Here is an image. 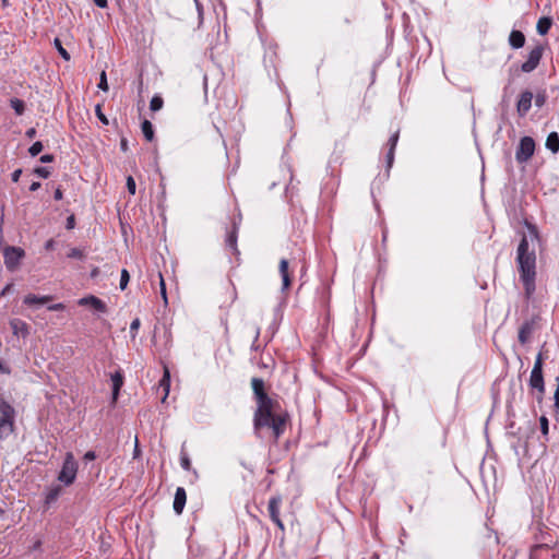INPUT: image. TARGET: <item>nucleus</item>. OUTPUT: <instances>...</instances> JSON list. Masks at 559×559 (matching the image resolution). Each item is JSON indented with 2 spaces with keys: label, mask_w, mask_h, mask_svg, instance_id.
<instances>
[{
  "label": "nucleus",
  "mask_w": 559,
  "mask_h": 559,
  "mask_svg": "<svg viewBox=\"0 0 559 559\" xmlns=\"http://www.w3.org/2000/svg\"><path fill=\"white\" fill-rule=\"evenodd\" d=\"M251 386L257 401L253 416L254 430L258 432L263 428L271 429L274 440H277L286 429L289 415L280 409V404L266 394L264 381L261 378H252Z\"/></svg>",
  "instance_id": "f257e3e1"
},
{
  "label": "nucleus",
  "mask_w": 559,
  "mask_h": 559,
  "mask_svg": "<svg viewBox=\"0 0 559 559\" xmlns=\"http://www.w3.org/2000/svg\"><path fill=\"white\" fill-rule=\"evenodd\" d=\"M527 235H523L516 250V262L520 278L524 285L526 298L535 292L536 253L534 242L538 240V229L535 225L526 223Z\"/></svg>",
  "instance_id": "f03ea898"
},
{
  "label": "nucleus",
  "mask_w": 559,
  "mask_h": 559,
  "mask_svg": "<svg viewBox=\"0 0 559 559\" xmlns=\"http://www.w3.org/2000/svg\"><path fill=\"white\" fill-rule=\"evenodd\" d=\"M14 408L0 395V438L13 432Z\"/></svg>",
  "instance_id": "7ed1b4c3"
},
{
  "label": "nucleus",
  "mask_w": 559,
  "mask_h": 559,
  "mask_svg": "<svg viewBox=\"0 0 559 559\" xmlns=\"http://www.w3.org/2000/svg\"><path fill=\"white\" fill-rule=\"evenodd\" d=\"M543 362H544L543 354L538 353V355L536 356V359H535L534 367L531 371V377H530V386L532 389L537 390L538 394H537L536 399L538 402H540L543 400V395L545 393Z\"/></svg>",
  "instance_id": "20e7f679"
},
{
  "label": "nucleus",
  "mask_w": 559,
  "mask_h": 559,
  "mask_svg": "<svg viewBox=\"0 0 559 559\" xmlns=\"http://www.w3.org/2000/svg\"><path fill=\"white\" fill-rule=\"evenodd\" d=\"M78 462L72 452H67L62 468L58 475V479L64 485H71L76 477Z\"/></svg>",
  "instance_id": "39448f33"
},
{
  "label": "nucleus",
  "mask_w": 559,
  "mask_h": 559,
  "mask_svg": "<svg viewBox=\"0 0 559 559\" xmlns=\"http://www.w3.org/2000/svg\"><path fill=\"white\" fill-rule=\"evenodd\" d=\"M544 50L545 48L540 44L531 48V50L527 53L526 60L521 66V71L524 73L533 72L538 67L543 58Z\"/></svg>",
  "instance_id": "423d86ee"
},
{
  "label": "nucleus",
  "mask_w": 559,
  "mask_h": 559,
  "mask_svg": "<svg viewBox=\"0 0 559 559\" xmlns=\"http://www.w3.org/2000/svg\"><path fill=\"white\" fill-rule=\"evenodd\" d=\"M535 141L531 136H523L520 140L519 146L515 152V159L519 163H526L534 155Z\"/></svg>",
  "instance_id": "0eeeda50"
},
{
  "label": "nucleus",
  "mask_w": 559,
  "mask_h": 559,
  "mask_svg": "<svg viewBox=\"0 0 559 559\" xmlns=\"http://www.w3.org/2000/svg\"><path fill=\"white\" fill-rule=\"evenodd\" d=\"M3 257L7 269L14 271L19 266L21 259L24 257V250L17 247H7L4 249Z\"/></svg>",
  "instance_id": "6e6552de"
},
{
  "label": "nucleus",
  "mask_w": 559,
  "mask_h": 559,
  "mask_svg": "<svg viewBox=\"0 0 559 559\" xmlns=\"http://www.w3.org/2000/svg\"><path fill=\"white\" fill-rule=\"evenodd\" d=\"M281 504H282L281 496H273L269 500L267 510H269V514H270L271 520L276 524V526L281 531H284L285 526H284V523L282 522V520L280 518Z\"/></svg>",
  "instance_id": "1a4fd4ad"
},
{
  "label": "nucleus",
  "mask_w": 559,
  "mask_h": 559,
  "mask_svg": "<svg viewBox=\"0 0 559 559\" xmlns=\"http://www.w3.org/2000/svg\"><path fill=\"white\" fill-rule=\"evenodd\" d=\"M534 95L531 91H523L516 102V112L520 117H525L532 107Z\"/></svg>",
  "instance_id": "9d476101"
},
{
  "label": "nucleus",
  "mask_w": 559,
  "mask_h": 559,
  "mask_svg": "<svg viewBox=\"0 0 559 559\" xmlns=\"http://www.w3.org/2000/svg\"><path fill=\"white\" fill-rule=\"evenodd\" d=\"M78 304L80 306H90L99 313H106L108 311L106 304L102 299L93 295L79 299Z\"/></svg>",
  "instance_id": "9b49d317"
},
{
  "label": "nucleus",
  "mask_w": 559,
  "mask_h": 559,
  "mask_svg": "<svg viewBox=\"0 0 559 559\" xmlns=\"http://www.w3.org/2000/svg\"><path fill=\"white\" fill-rule=\"evenodd\" d=\"M278 272L282 277V292H286L292 284L290 273H289V263L286 259H282L278 265Z\"/></svg>",
  "instance_id": "f8f14e48"
},
{
  "label": "nucleus",
  "mask_w": 559,
  "mask_h": 559,
  "mask_svg": "<svg viewBox=\"0 0 559 559\" xmlns=\"http://www.w3.org/2000/svg\"><path fill=\"white\" fill-rule=\"evenodd\" d=\"M535 329V322L534 320H526L519 330V342L521 344H526L534 332Z\"/></svg>",
  "instance_id": "ddd939ff"
},
{
  "label": "nucleus",
  "mask_w": 559,
  "mask_h": 559,
  "mask_svg": "<svg viewBox=\"0 0 559 559\" xmlns=\"http://www.w3.org/2000/svg\"><path fill=\"white\" fill-rule=\"evenodd\" d=\"M12 333L16 336L27 337L29 334V326L21 319H12L10 321Z\"/></svg>",
  "instance_id": "4468645a"
},
{
  "label": "nucleus",
  "mask_w": 559,
  "mask_h": 559,
  "mask_svg": "<svg viewBox=\"0 0 559 559\" xmlns=\"http://www.w3.org/2000/svg\"><path fill=\"white\" fill-rule=\"evenodd\" d=\"M187 501V493L183 487H178L174 498V511L176 514H181Z\"/></svg>",
  "instance_id": "2eb2a0df"
},
{
  "label": "nucleus",
  "mask_w": 559,
  "mask_h": 559,
  "mask_svg": "<svg viewBox=\"0 0 559 559\" xmlns=\"http://www.w3.org/2000/svg\"><path fill=\"white\" fill-rule=\"evenodd\" d=\"M508 43L512 49H520L525 45V36L521 31H511Z\"/></svg>",
  "instance_id": "dca6fc26"
},
{
  "label": "nucleus",
  "mask_w": 559,
  "mask_h": 559,
  "mask_svg": "<svg viewBox=\"0 0 559 559\" xmlns=\"http://www.w3.org/2000/svg\"><path fill=\"white\" fill-rule=\"evenodd\" d=\"M112 382V401L116 402L119 395V391L123 385V374L120 370L116 371L110 377Z\"/></svg>",
  "instance_id": "f3484780"
},
{
  "label": "nucleus",
  "mask_w": 559,
  "mask_h": 559,
  "mask_svg": "<svg viewBox=\"0 0 559 559\" xmlns=\"http://www.w3.org/2000/svg\"><path fill=\"white\" fill-rule=\"evenodd\" d=\"M52 299V296H37L28 294L24 297L23 302L27 306H41Z\"/></svg>",
  "instance_id": "a211bd4d"
},
{
  "label": "nucleus",
  "mask_w": 559,
  "mask_h": 559,
  "mask_svg": "<svg viewBox=\"0 0 559 559\" xmlns=\"http://www.w3.org/2000/svg\"><path fill=\"white\" fill-rule=\"evenodd\" d=\"M237 233H238V227L234 223L231 230L227 233L226 246L228 248H230L235 254L238 255L239 254V250L237 248Z\"/></svg>",
  "instance_id": "6ab92c4d"
},
{
  "label": "nucleus",
  "mask_w": 559,
  "mask_h": 559,
  "mask_svg": "<svg viewBox=\"0 0 559 559\" xmlns=\"http://www.w3.org/2000/svg\"><path fill=\"white\" fill-rule=\"evenodd\" d=\"M546 147L554 154L559 152V134L557 132H550L546 139Z\"/></svg>",
  "instance_id": "aec40b11"
},
{
  "label": "nucleus",
  "mask_w": 559,
  "mask_h": 559,
  "mask_svg": "<svg viewBox=\"0 0 559 559\" xmlns=\"http://www.w3.org/2000/svg\"><path fill=\"white\" fill-rule=\"evenodd\" d=\"M552 25V20L548 16H543L538 20L536 29L539 35H546Z\"/></svg>",
  "instance_id": "412c9836"
},
{
  "label": "nucleus",
  "mask_w": 559,
  "mask_h": 559,
  "mask_svg": "<svg viewBox=\"0 0 559 559\" xmlns=\"http://www.w3.org/2000/svg\"><path fill=\"white\" fill-rule=\"evenodd\" d=\"M141 129L144 138L151 142L154 139V130L152 123L148 120H144L141 124Z\"/></svg>",
  "instance_id": "4be33fe9"
},
{
  "label": "nucleus",
  "mask_w": 559,
  "mask_h": 559,
  "mask_svg": "<svg viewBox=\"0 0 559 559\" xmlns=\"http://www.w3.org/2000/svg\"><path fill=\"white\" fill-rule=\"evenodd\" d=\"M169 383H170V376H169V371L167 368H165V371H164V376L163 378L160 379L159 381V385L164 388V391H165V395H164V399L165 400L168 395V392H169Z\"/></svg>",
  "instance_id": "5701e85b"
},
{
  "label": "nucleus",
  "mask_w": 559,
  "mask_h": 559,
  "mask_svg": "<svg viewBox=\"0 0 559 559\" xmlns=\"http://www.w3.org/2000/svg\"><path fill=\"white\" fill-rule=\"evenodd\" d=\"M53 45L55 47L57 48L58 52L60 53V56L69 61L70 60V55L69 52L63 48L62 44H61V40L59 38H55L53 40Z\"/></svg>",
  "instance_id": "b1692460"
},
{
  "label": "nucleus",
  "mask_w": 559,
  "mask_h": 559,
  "mask_svg": "<svg viewBox=\"0 0 559 559\" xmlns=\"http://www.w3.org/2000/svg\"><path fill=\"white\" fill-rule=\"evenodd\" d=\"M163 98L159 96H154L150 102V109L152 111H157L163 107Z\"/></svg>",
  "instance_id": "393cba45"
},
{
  "label": "nucleus",
  "mask_w": 559,
  "mask_h": 559,
  "mask_svg": "<svg viewBox=\"0 0 559 559\" xmlns=\"http://www.w3.org/2000/svg\"><path fill=\"white\" fill-rule=\"evenodd\" d=\"M43 143L40 141H37L33 143V145L28 148V153L31 154V156L34 157L37 156L43 151Z\"/></svg>",
  "instance_id": "a878e982"
},
{
  "label": "nucleus",
  "mask_w": 559,
  "mask_h": 559,
  "mask_svg": "<svg viewBox=\"0 0 559 559\" xmlns=\"http://www.w3.org/2000/svg\"><path fill=\"white\" fill-rule=\"evenodd\" d=\"M129 280H130L129 272L126 269H123L121 271L120 284H119L121 290H124L127 288Z\"/></svg>",
  "instance_id": "bb28decb"
},
{
  "label": "nucleus",
  "mask_w": 559,
  "mask_h": 559,
  "mask_svg": "<svg viewBox=\"0 0 559 559\" xmlns=\"http://www.w3.org/2000/svg\"><path fill=\"white\" fill-rule=\"evenodd\" d=\"M11 106H12V108L15 110V112L17 115H22L23 114V111H24V103H23V100L16 99V98L12 99L11 100Z\"/></svg>",
  "instance_id": "cd10ccee"
},
{
  "label": "nucleus",
  "mask_w": 559,
  "mask_h": 559,
  "mask_svg": "<svg viewBox=\"0 0 559 559\" xmlns=\"http://www.w3.org/2000/svg\"><path fill=\"white\" fill-rule=\"evenodd\" d=\"M539 424H540V431H542L543 436L547 437L548 436V431H549L548 418L546 416H542L539 418Z\"/></svg>",
  "instance_id": "c85d7f7f"
},
{
  "label": "nucleus",
  "mask_w": 559,
  "mask_h": 559,
  "mask_svg": "<svg viewBox=\"0 0 559 559\" xmlns=\"http://www.w3.org/2000/svg\"><path fill=\"white\" fill-rule=\"evenodd\" d=\"M68 258L82 260L84 259V253L79 248H72L68 253Z\"/></svg>",
  "instance_id": "c756f323"
},
{
  "label": "nucleus",
  "mask_w": 559,
  "mask_h": 559,
  "mask_svg": "<svg viewBox=\"0 0 559 559\" xmlns=\"http://www.w3.org/2000/svg\"><path fill=\"white\" fill-rule=\"evenodd\" d=\"M158 278H159L160 295H162L165 304H167L166 284H165L164 277L160 272L158 273Z\"/></svg>",
  "instance_id": "7c9ffc66"
},
{
  "label": "nucleus",
  "mask_w": 559,
  "mask_h": 559,
  "mask_svg": "<svg viewBox=\"0 0 559 559\" xmlns=\"http://www.w3.org/2000/svg\"><path fill=\"white\" fill-rule=\"evenodd\" d=\"M127 189L130 194L134 195L136 191V185L132 176L127 177Z\"/></svg>",
  "instance_id": "2f4dec72"
},
{
  "label": "nucleus",
  "mask_w": 559,
  "mask_h": 559,
  "mask_svg": "<svg viewBox=\"0 0 559 559\" xmlns=\"http://www.w3.org/2000/svg\"><path fill=\"white\" fill-rule=\"evenodd\" d=\"M397 141H399V131H396L395 133H393V134L391 135V138L389 139V142H388L389 150H391V151H395V147H396Z\"/></svg>",
  "instance_id": "473e14b6"
},
{
  "label": "nucleus",
  "mask_w": 559,
  "mask_h": 559,
  "mask_svg": "<svg viewBox=\"0 0 559 559\" xmlns=\"http://www.w3.org/2000/svg\"><path fill=\"white\" fill-rule=\"evenodd\" d=\"M140 325H141V322H140V319H138V318H136V319H134V320L131 322V324H130V333H131L132 338H134V337H135L136 332H138V330H139Z\"/></svg>",
  "instance_id": "72a5a7b5"
},
{
  "label": "nucleus",
  "mask_w": 559,
  "mask_h": 559,
  "mask_svg": "<svg viewBox=\"0 0 559 559\" xmlns=\"http://www.w3.org/2000/svg\"><path fill=\"white\" fill-rule=\"evenodd\" d=\"M34 173L41 178H48L50 176V170L47 167H37L34 169Z\"/></svg>",
  "instance_id": "f704fd0d"
},
{
  "label": "nucleus",
  "mask_w": 559,
  "mask_h": 559,
  "mask_svg": "<svg viewBox=\"0 0 559 559\" xmlns=\"http://www.w3.org/2000/svg\"><path fill=\"white\" fill-rule=\"evenodd\" d=\"M98 88H100L103 91H107L108 90L107 76H106V72L105 71H103L100 73Z\"/></svg>",
  "instance_id": "c9c22d12"
},
{
  "label": "nucleus",
  "mask_w": 559,
  "mask_h": 559,
  "mask_svg": "<svg viewBox=\"0 0 559 559\" xmlns=\"http://www.w3.org/2000/svg\"><path fill=\"white\" fill-rule=\"evenodd\" d=\"M546 103V94L545 92L543 93H538L536 96H535V105L536 107L540 108L545 105Z\"/></svg>",
  "instance_id": "e433bc0d"
},
{
  "label": "nucleus",
  "mask_w": 559,
  "mask_h": 559,
  "mask_svg": "<svg viewBox=\"0 0 559 559\" xmlns=\"http://www.w3.org/2000/svg\"><path fill=\"white\" fill-rule=\"evenodd\" d=\"M181 467L186 471H189L191 468V462L187 454H182L180 459Z\"/></svg>",
  "instance_id": "4c0bfd02"
},
{
  "label": "nucleus",
  "mask_w": 559,
  "mask_h": 559,
  "mask_svg": "<svg viewBox=\"0 0 559 559\" xmlns=\"http://www.w3.org/2000/svg\"><path fill=\"white\" fill-rule=\"evenodd\" d=\"M95 112H96L97 118H98V119H99L104 124H108V120H107L106 116L103 114L100 105H97V106H96V108H95Z\"/></svg>",
  "instance_id": "58836bf2"
},
{
  "label": "nucleus",
  "mask_w": 559,
  "mask_h": 559,
  "mask_svg": "<svg viewBox=\"0 0 559 559\" xmlns=\"http://www.w3.org/2000/svg\"><path fill=\"white\" fill-rule=\"evenodd\" d=\"M55 157L52 154H45V155H41L39 160L44 164H47V163H51L53 162Z\"/></svg>",
  "instance_id": "ea45409f"
},
{
  "label": "nucleus",
  "mask_w": 559,
  "mask_h": 559,
  "mask_svg": "<svg viewBox=\"0 0 559 559\" xmlns=\"http://www.w3.org/2000/svg\"><path fill=\"white\" fill-rule=\"evenodd\" d=\"M394 152L395 151H391L389 150L388 151V154H386V164H388V167H391L392 164H393V160H394Z\"/></svg>",
  "instance_id": "a19ab883"
},
{
  "label": "nucleus",
  "mask_w": 559,
  "mask_h": 559,
  "mask_svg": "<svg viewBox=\"0 0 559 559\" xmlns=\"http://www.w3.org/2000/svg\"><path fill=\"white\" fill-rule=\"evenodd\" d=\"M74 225H75V218H74V215H70V216L67 218L66 227H67V229H72V228H74Z\"/></svg>",
  "instance_id": "79ce46f5"
},
{
  "label": "nucleus",
  "mask_w": 559,
  "mask_h": 559,
  "mask_svg": "<svg viewBox=\"0 0 559 559\" xmlns=\"http://www.w3.org/2000/svg\"><path fill=\"white\" fill-rule=\"evenodd\" d=\"M556 380L558 381V385H557V389L555 391L554 399H555V407L557 409H559V378H557Z\"/></svg>",
  "instance_id": "37998d69"
},
{
  "label": "nucleus",
  "mask_w": 559,
  "mask_h": 559,
  "mask_svg": "<svg viewBox=\"0 0 559 559\" xmlns=\"http://www.w3.org/2000/svg\"><path fill=\"white\" fill-rule=\"evenodd\" d=\"M64 309V305L63 304H55V305H51L48 307V310L50 311H60V310H63Z\"/></svg>",
  "instance_id": "c03bdc74"
},
{
  "label": "nucleus",
  "mask_w": 559,
  "mask_h": 559,
  "mask_svg": "<svg viewBox=\"0 0 559 559\" xmlns=\"http://www.w3.org/2000/svg\"><path fill=\"white\" fill-rule=\"evenodd\" d=\"M96 459V454L94 451H87L85 454H84V460L86 461H93Z\"/></svg>",
  "instance_id": "a18cd8bd"
},
{
  "label": "nucleus",
  "mask_w": 559,
  "mask_h": 559,
  "mask_svg": "<svg viewBox=\"0 0 559 559\" xmlns=\"http://www.w3.org/2000/svg\"><path fill=\"white\" fill-rule=\"evenodd\" d=\"M22 175V169H16L12 174V181L17 182Z\"/></svg>",
  "instance_id": "49530a36"
},
{
  "label": "nucleus",
  "mask_w": 559,
  "mask_h": 559,
  "mask_svg": "<svg viewBox=\"0 0 559 559\" xmlns=\"http://www.w3.org/2000/svg\"><path fill=\"white\" fill-rule=\"evenodd\" d=\"M94 3L98 7V8H106L107 7V0H93Z\"/></svg>",
  "instance_id": "de8ad7c7"
},
{
  "label": "nucleus",
  "mask_w": 559,
  "mask_h": 559,
  "mask_svg": "<svg viewBox=\"0 0 559 559\" xmlns=\"http://www.w3.org/2000/svg\"><path fill=\"white\" fill-rule=\"evenodd\" d=\"M25 135L28 138V139H33L35 135H36V129L35 128H29Z\"/></svg>",
  "instance_id": "09e8293b"
},
{
  "label": "nucleus",
  "mask_w": 559,
  "mask_h": 559,
  "mask_svg": "<svg viewBox=\"0 0 559 559\" xmlns=\"http://www.w3.org/2000/svg\"><path fill=\"white\" fill-rule=\"evenodd\" d=\"M40 188V182L35 181L29 186L31 191H37Z\"/></svg>",
  "instance_id": "8fccbe9b"
},
{
  "label": "nucleus",
  "mask_w": 559,
  "mask_h": 559,
  "mask_svg": "<svg viewBox=\"0 0 559 559\" xmlns=\"http://www.w3.org/2000/svg\"><path fill=\"white\" fill-rule=\"evenodd\" d=\"M53 198L58 201L63 198L62 191L59 188L55 191Z\"/></svg>",
  "instance_id": "3c124183"
},
{
  "label": "nucleus",
  "mask_w": 559,
  "mask_h": 559,
  "mask_svg": "<svg viewBox=\"0 0 559 559\" xmlns=\"http://www.w3.org/2000/svg\"><path fill=\"white\" fill-rule=\"evenodd\" d=\"M53 246H55V241L52 239H49L46 243H45V248L47 250H52L53 249Z\"/></svg>",
  "instance_id": "603ef678"
},
{
  "label": "nucleus",
  "mask_w": 559,
  "mask_h": 559,
  "mask_svg": "<svg viewBox=\"0 0 559 559\" xmlns=\"http://www.w3.org/2000/svg\"><path fill=\"white\" fill-rule=\"evenodd\" d=\"M120 145H121L122 151H127V148H128L127 140L122 139Z\"/></svg>",
  "instance_id": "864d4df0"
},
{
  "label": "nucleus",
  "mask_w": 559,
  "mask_h": 559,
  "mask_svg": "<svg viewBox=\"0 0 559 559\" xmlns=\"http://www.w3.org/2000/svg\"><path fill=\"white\" fill-rule=\"evenodd\" d=\"M10 287H11L10 285H7L4 287V289L1 292V295H5L8 293V290L10 289Z\"/></svg>",
  "instance_id": "5fc2aeb1"
},
{
  "label": "nucleus",
  "mask_w": 559,
  "mask_h": 559,
  "mask_svg": "<svg viewBox=\"0 0 559 559\" xmlns=\"http://www.w3.org/2000/svg\"><path fill=\"white\" fill-rule=\"evenodd\" d=\"M136 453H138V445H135L134 456L136 455Z\"/></svg>",
  "instance_id": "6e6d98bb"
},
{
  "label": "nucleus",
  "mask_w": 559,
  "mask_h": 559,
  "mask_svg": "<svg viewBox=\"0 0 559 559\" xmlns=\"http://www.w3.org/2000/svg\"><path fill=\"white\" fill-rule=\"evenodd\" d=\"M2 513V510L0 509V514Z\"/></svg>",
  "instance_id": "4d7b16f0"
}]
</instances>
